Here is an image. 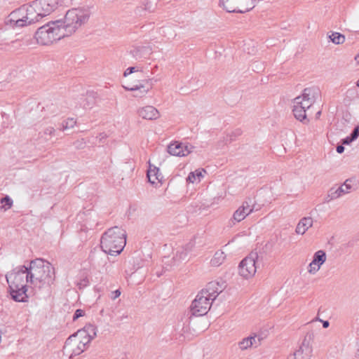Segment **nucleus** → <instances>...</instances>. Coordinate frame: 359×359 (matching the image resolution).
<instances>
[{"mask_svg":"<svg viewBox=\"0 0 359 359\" xmlns=\"http://www.w3.org/2000/svg\"><path fill=\"white\" fill-rule=\"evenodd\" d=\"M320 269V266L318 264L313 265V262H311L309 265L308 272L311 274H315L317 271H319Z\"/></svg>","mask_w":359,"mask_h":359,"instance_id":"obj_34","label":"nucleus"},{"mask_svg":"<svg viewBox=\"0 0 359 359\" xmlns=\"http://www.w3.org/2000/svg\"><path fill=\"white\" fill-rule=\"evenodd\" d=\"M55 133V130L52 126L46 128L43 131V136L45 139L48 140V137H51Z\"/></svg>","mask_w":359,"mask_h":359,"instance_id":"obj_31","label":"nucleus"},{"mask_svg":"<svg viewBox=\"0 0 359 359\" xmlns=\"http://www.w3.org/2000/svg\"><path fill=\"white\" fill-rule=\"evenodd\" d=\"M147 177L149 182L152 184H154L156 181L160 182L163 178L159 169L155 166L152 167L151 165L147 170Z\"/></svg>","mask_w":359,"mask_h":359,"instance_id":"obj_20","label":"nucleus"},{"mask_svg":"<svg viewBox=\"0 0 359 359\" xmlns=\"http://www.w3.org/2000/svg\"><path fill=\"white\" fill-rule=\"evenodd\" d=\"M151 81H152V79H146V80H145V82H146L147 83H150V84H151V86L152 85Z\"/></svg>","mask_w":359,"mask_h":359,"instance_id":"obj_44","label":"nucleus"},{"mask_svg":"<svg viewBox=\"0 0 359 359\" xmlns=\"http://www.w3.org/2000/svg\"><path fill=\"white\" fill-rule=\"evenodd\" d=\"M192 245L189 244L186 246H181L177 249L175 255L173 259L175 261L180 262L187 258L188 253L191 250Z\"/></svg>","mask_w":359,"mask_h":359,"instance_id":"obj_21","label":"nucleus"},{"mask_svg":"<svg viewBox=\"0 0 359 359\" xmlns=\"http://www.w3.org/2000/svg\"><path fill=\"white\" fill-rule=\"evenodd\" d=\"M195 147L189 143L175 142L168 147V151L170 154L177 156H186L191 154Z\"/></svg>","mask_w":359,"mask_h":359,"instance_id":"obj_11","label":"nucleus"},{"mask_svg":"<svg viewBox=\"0 0 359 359\" xmlns=\"http://www.w3.org/2000/svg\"><path fill=\"white\" fill-rule=\"evenodd\" d=\"M313 220L311 217H304L297 223L295 233L298 235H304L307 230L312 227Z\"/></svg>","mask_w":359,"mask_h":359,"instance_id":"obj_17","label":"nucleus"},{"mask_svg":"<svg viewBox=\"0 0 359 359\" xmlns=\"http://www.w3.org/2000/svg\"><path fill=\"white\" fill-rule=\"evenodd\" d=\"M320 95V92L319 88L316 87H311L305 88L302 95L300 96L305 100V105L312 107Z\"/></svg>","mask_w":359,"mask_h":359,"instance_id":"obj_14","label":"nucleus"},{"mask_svg":"<svg viewBox=\"0 0 359 359\" xmlns=\"http://www.w3.org/2000/svg\"><path fill=\"white\" fill-rule=\"evenodd\" d=\"M58 0H34L12 11L6 23L13 28L23 27L49 15L57 7Z\"/></svg>","mask_w":359,"mask_h":359,"instance_id":"obj_2","label":"nucleus"},{"mask_svg":"<svg viewBox=\"0 0 359 359\" xmlns=\"http://www.w3.org/2000/svg\"><path fill=\"white\" fill-rule=\"evenodd\" d=\"M356 86H357L358 87H359V79H358V80L357 81V82H356Z\"/></svg>","mask_w":359,"mask_h":359,"instance_id":"obj_47","label":"nucleus"},{"mask_svg":"<svg viewBox=\"0 0 359 359\" xmlns=\"http://www.w3.org/2000/svg\"><path fill=\"white\" fill-rule=\"evenodd\" d=\"M95 104V97L93 93H87L83 98L81 105L84 109H91Z\"/></svg>","mask_w":359,"mask_h":359,"instance_id":"obj_26","label":"nucleus"},{"mask_svg":"<svg viewBox=\"0 0 359 359\" xmlns=\"http://www.w3.org/2000/svg\"><path fill=\"white\" fill-rule=\"evenodd\" d=\"M158 68L157 65L154 67V69H156Z\"/></svg>","mask_w":359,"mask_h":359,"instance_id":"obj_50","label":"nucleus"},{"mask_svg":"<svg viewBox=\"0 0 359 359\" xmlns=\"http://www.w3.org/2000/svg\"><path fill=\"white\" fill-rule=\"evenodd\" d=\"M203 172H205L204 169H198L191 172L187 178V182L189 183L200 182L204 177Z\"/></svg>","mask_w":359,"mask_h":359,"instance_id":"obj_22","label":"nucleus"},{"mask_svg":"<svg viewBox=\"0 0 359 359\" xmlns=\"http://www.w3.org/2000/svg\"><path fill=\"white\" fill-rule=\"evenodd\" d=\"M123 87L126 90L135 92L133 96L135 97H142L145 96L149 91V88H147L142 83L133 85V86H123Z\"/></svg>","mask_w":359,"mask_h":359,"instance_id":"obj_19","label":"nucleus"},{"mask_svg":"<svg viewBox=\"0 0 359 359\" xmlns=\"http://www.w3.org/2000/svg\"><path fill=\"white\" fill-rule=\"evenodd\" d=\"M86 9L76 8L69 10L64 20L51 21L39 27L35 33L39 44L47 46L64 37L71 36L88 19Z\"/></svg>","mask_w":359,"mask_h":359,"instance_id":"obj_1","label":"nucleus"},{"mask_svg":"<svg viewBox=\"0 0 359 359\" xmlns=\"http://www.w3.org/2000/svg\"><path fill=\"white\" fill-rule=\"evenodd\" d=\"M234 136L240 135L241 134V130L238 129L235 132L233 133Z\"/></svg>","mask_w":359,"mask_h":359,"instance_id":"obj_42","label":"nucleus"},{"mask_svg":"<svg viewBox=\"0 0 359 359\" xmlns=\"http://www.w3.org/2000/svg\"><path fill=\"white\" fill-rule=\"evenodd\" d=\"M329 38L334 44H342L345 41L344 35L339 33V32H332L331 35L329 36Z\"/></svg>","mask_w":359,"mask_h":359,"instance_id":"obj_28","label":"nucleus"},{"mask_svg":"<svg viewBox=\"0 0 359 359\" xmlns=\"http://www.w3.org/2000/svg\"><path fill=\"white\" fill-rule=\"evenodd\" d=\"M254 343H255V337H248L239 341L238 346L241 350L243 351L251 347Z\"/></svg>","mask_w":359,"mask_h":359,"instance_id":"obj_27","label":"nucleus"},{"mask_svg":"<svg viewBox=\"0 0 359 359\" xmlns=\"http://www.w3.org/2000/svg\"><path fill=\"white\" fill-rule=\"evenodd\" d=\"M233 139L231 137V135L230 136V138L229 140V142L232 141Z\"/></svg>","mask_w":359,"mask_h":359,"instance_id":"obj_49","label":"nucleus"},{"mask_svg":"<svg viewBox=\"0 0 359 359\" xmlns=\"http://www.w3.org/2000/svg\"><path fill=\"white\" fill-rule=\"evenodd\" d=\"M77 332H83L84 334H86V338H87V340L89 339L90 344L91 340L97 334V327L92 324H88L86 325L83 329L79 330Z\"/></svg>","mask_w":359,"mask_h":359,"instance_id":"obj_23","label":"nucleus"},{"mask_svg":"<svg viewBox=\"0 0 359 359\" xmlns=\"http://www.w3.org/2000/svg\"><path fill=\"white\" fill-rule=\"evenodd\" d=\"M0 208L4 210L10 209L13 205V200L8 196L2 198L0 200Z\"/></svg>","mask_w":359,"mask_h":359,"instance_id":"obj_29","label":"nucleus"},{"mask_svg":"<svg viewBox=\"0 0 359 359\" xmlns=\"http://www.w3.org/2000/svg\"><path fill=\"white\" fill-rule=\"evenodd\" d=\"M126 243V231L118 226L109 229L102 236L100 245L106 254L119 255Z\"/></svg>","mask_w":359,"mask_h":359,"instance_id":"obj_5","label":"nucleus"},{"mask_svg":"<svg viewBox=\"0 0 359 359\" xmlns=\"http://www.w3.org/2000/svg\"><path fill=\"white\" fill-rule=\"evenodd\" d=\"M254 210V207L251 206L250 202L245 201L242 205L233 212V217L230 221L233 224L236 222L243 221L248 215Z\"/></svg>","mask_w":359,"mask_h":359,"instance_id":"obj_13","label":"nucleus"},{"mask_svg":"<svg viewBox=\"0 0 359 359\" xmlns=\"http://www.w3.org/2000/svg\"><path fill=\"white\" fill-rule=\"evenodd\" d=\"M27 278L33 287L41 288L50 286L55 278V269L51 264L42 259H36L29 262Z\"/></svg>","mask_w":359,"mask_h":359,"instance_id":"obj_4","label":"nucleus"},{"mask_svg":"<svg viewBox=\"0 0 359 359\" xmlns=\"http://www.w3.org/2000/svg\"><path fill=\"white\" fill-rule=\"evenodd\" d=\"M358 351H359V347H358Z\"/></svg>","mask_w":359,"mask_h":359,"instance_id":"obj_51","label":"nucleus"},{"mask_svg":"<svg viewBox=\"0 0 359 359\" xmlns=\"http://www.w3.org/2000/svg\"><path fill=\"white\" fill-rule=\"evenodd\" d=\"M76 123V121L73 118H69L62 122L60 130L64 131L65 130L72 128Z\"/></svg>","mask_w":359,"mask_h":359,"instance_id":"obj_30","label":"nucleus"},{"mask_svg":"<svg viewBox=\"0 0 359 359\" xmlns=\"http://www.w3.org/2000/svg\"><path fill=\"white\" fill-rule=\"evenodd\" d=\"M311 352L312 348L309 345V342L304 339L299 349L290 355L295 357V359H310Z\"/></svg>","mask_w":359,"mask_h":359,"instance_id":"obj_15","label":"nucleus"},{"mask_svg":"<svg viewBox=\"0 0 359 359\" xmlns=\"http://www.w3.org/2000/svg\"><path fill=\"white\" fill-rule=\"evenodd\" d=\"M344 151V147L342 146V145H338L337 147V151L339 153V154H341L343 153Z\"/></svg>","mask_w":359,"mask_h":359,"instance_id":"obj_39","label":"nucleus"},{"mask_svg":"<svg viewBox=\"0 0 359 359\" xmlns=\"http://www.w3.org/2000/svg\"><path fill=\"white\" fill-rule=\"evenodd\" d=\"M359 136V126H357L352 131L350 137L354 141Z\"/></svg>","mask_w":359,"mask_h":359,"instance_id":"obj_36","label":"nucleus"},{"mask_svg":"<svg viewBox=\"0 0 359 359\" xmlns=\"http://www.w3.org/2000/svg\"><path fill=\"white\" fill-rule=\"evenodd\" d=\"M205 292H200L192 302L190 306V312L192 316H202L210 310L212 302L206 296Z\"/></svg>","mask_w":359,"mask_h":359,"instance_id":"obj_9","label":"nucleus"},{"mask_svg":"<svg viewBox=\"0 0 359 359\" xmlns=\"http://www.w3.org/2000/svg\"><path fill=\"white\" fill-rule=\"evenodd\" d=\"M305 100L298 96L293 100L292 111L294 117L302 123H308L307 116L310 115L309 111L311 106L305 105Z\"/></svg>","mask_w":359,"mask_h":359,"instance_id":"obj_10","label":"nucleus"},{"mask_svg":"<svg viewBox=\"0 0 359 359\" xmlns=\"http://www.w3.org/2000/svg\"><path fill=\"white\" fill-rule=\"evenodd\" d=\"M218 283L210 282L209 283L205 289H203L201 292H205L206 296L212 302L222 290H218Z\"/></svg>","mask_w":359,"mask_h":359,"instance_id":"obj_18","label":"nucleus"},{"mask_svg":"<svg viewBox=\"0 0 359 359\" xmlns=\"http://www.w3.org/2000/svg\"><path fill=\"white\" fill-rule=\"evenodd\" d=\"M140 52V49L139 48H135L133 50L131 51L134 57H137V55H138V53Z\"/></svg>","mask_w":359,"mask_h":359,"instance_id":"obj_40","label":"nucleus"},{"mask_svg":"<svg viewBox=\"0 0 359 359\" xmlns=\"http://www.w3.org/2000/svg\"><path fill=\"white\" fill-rule=\"evenodd\" d=\"M320 320L321 322H323V326L324 328H327V327H329L330 323H329V322L327 320H325V321H323V320Z\"/></svg>","mask_w":359,"mask_h":359,"instance_id":"obj_41","label":"nucleus"},{"mask_svg":"<svg viewBox=\"0 0 359 359\" xmlns=\"http://www.w3.org/2000/svg\"><path fill=\"white\" fill-rule=\"evenodd\" d=\"M103 313H104V309H102V310L100 311V314H101V315H103Z\"/></svg>","mask_w":359,"mask_h":359,"instance_id":"obj_48","label":"nucleus"},{"mask_svg":"<svg viewBox=\"0 0 359 359\" xmlns=\"http://www.w3.org/2000/svg\"><path fill=\"white\" fill-rule=\"evenodd\" d=\"M86 336L83 332H76L69 337L63 347L64 354L72 358L86 350L89 346V339L87 340Z\"/></svg>","mask_w":359,"mask_h":359,"instance_id":"obj_6","label":"nucleus"},{"mask_svg":"<svg viewBox=\"0 0 359 359\" xmlns=\"http://www.w3.org/2000/svg\"><path fill=\"white\" fill-rule=\"evenodd\" d=\"M352 179H347L340 187L330 189L325 198L326 202L337 199L340 196L349 193L352 189Z\"/></svg>","mask_w":359,"mask_h":359,"instance_id":"obj_12","label":"nucleus"},{"mask_svg":"<svg viewBox=\"0 0 359 359\" xmlns=\"http://www.w3.org/2000/svg\"><path fill=\"white\" fill-rule=\"evenodd\" d=\"M353 140L351 138L350 136L348 137H346V138H344L343 140H342V143L344 144H349L350 143H351Z\"/></svg>","mask_w":359,"mask_h":359,"instance_id":"obj_38","label":"nucleus"},{"mask_svg":"<svg viewBox=\"0 0 359 359\" xmlns=\"http://www.w3.org/2000/svg\"><path fill=\"white\" fill-rule=\"evenodd\" d=\"M287 359H295V357H293V356H291V355H289Z\"/></svg>","mask_w":359,"mask_h":359,"instance_id":"obj_45","label":"nucleus"},{"mask_svg":"<svg viewBox=\"0 0 359 359\" xmlns=\"http://www.w3.org/2000/svg\"><path fill=\"white\" fill-rule=\"evenodd\" d=\"M137 114L140 117L147 120H156L160 116L158 111L151 105L140 108L137 110Z\"/></svg>","mask_w":359,"mask_h":359,"instance_id":"obj_16","label":"nucleus"},{"mask_svg":"<svg viewBox=\"0 0 359 359\" xmlns=\"http://www.w3.org/2000/svg\"><path fill=\"white\" fill-rule=\"evenodd\" d=\"M142 72V69L141 67H138V66H136V67H130L128 68H127L124 73H123V76L125 77L129 76L130 74H133V73H135V72Z\"/></svg>","mask_w":359,"mask_h":359,"instance_id":"obj_32","label":"nucleus"},{"mask_svg":"<svg viewBox=\"0 0 359 359\" xmlns=\"http://www.w3.org/2000/svg\"><path fill=\"white\" fill-rule=\"evenodd\" d=\"M143 9L144 11H148L149 12H153L155 10V6L152 4L151 0H146L145 3L144 4Z\"/></svg>","mask_w":359,"mask_h":359,"instance_id":"obj_33","label":"nucleus"},{"mask_svg":"<svg viewBox=\"0 0 359 359\" xmlns=\"http://www.w3.org/2000/svg\"><path fill=\"white\" fill-rule=\"evenodd\" d=\"M220 6L229 13H245L255 6V0H220Z\"/></svg>","mask_w":359,"mask_h":359,"instance_id":"obj_7","label":"nucleus"},{"mask_svg":"<svg viewBox=\"0 0 359 359\" xmlns=\"http://www.w3.org/2000/svg\"><path fill=\"white\" fill-rule=\"evenodd\" d=\"M225 258L226 255L224 252L222 250H218L215 253L210 263L213 266H219L224 262Z\"/></svg>","mask_w":359,"mask_h":359,"instance_id":"obj_25","label":"nucleus"},{"mask_svg":"<svg viewBox=\"0 0 359 359\" xmlns=\"http://www.w3.org/2000/svg\"><path fill=\"white\" fill-rule=\"evenodd\" d=\"M320 111H318L316 114L317 117H318L320 115Z\"/></svg>","mask_w":359,"mask_h":359,"instance_id":"obj_46","label":"nucleus"},{"mask_svg":"<svg viewBox=\"0 0 359 359\" xmlns=\"http://www.w3.org/2000/svg\"><path fill=\"white\" fill-rule=\"evenodd\" d=\"M326 261V253L323 250H318L316 252L313 257V264L322 266Z\"/></svg>","mask_w":359,"mask_h":359,"instance_id":"obj_24","label":"nucleus"},{"mask_svg":"<svg viewBox=\"0 0 359 359\" xmlns=\"http://www.w3.org/2000/svg\"><path fill=\"white\" fill-rule=\"evenodd\" d=\"M258 259V254L252 252L245 257L239 264L238 273L245 279L253 277L257 271L256 261Z\"/></svg>","mask_w":359,"mask_h":359,"instance_id":"obj_8","label":"nucleus"},{"mask_svg":"<svg viewBox=\"0 0 359 359\" xmlns=\"http://www.w3.org/2000/svg\"><path fill=\"white\" fill-rule=\"evenodd\" d=\"M28 268L26 266H18L6 275V279L8 284V291L12 299L18 302H27V283H29L27 278Z\"/></svg>","mask_w":359,"mask_h":359,"instance_id":"obj_3","label":"nucleus"},{"mask_svg":"<svg viewBox=\"0 0 359 359\" xmlns=\"http://www.w3.org/2000/svg\"><path fill=\"white\" fill-rule=\"evenodd\" d=\"M355 60L356 63L359 65V53L355 56Z\"/></svg>","mask_w":359,"mask_h":359,"instance_id":"obj_43","label":"nucleus"},{"mask_svg":"<svg viewBox=\"0 0 359 359\" xmlns=\"http://www.w3.org/2000/svg\"><path fill=\"white\" fill-rule=\"evenodd\" d=\"M85 314V311L82 309H77L76 310L74 316H73V320L75 321L78 318H79L81 316H83Z\"/></svg>","mask_w":359,"mask_h":359,"instance_id":"obj_35","label":"nucleus"},{"mask_svg":"<svg viewBox=\"0 0 359 359\" xmlns=\"http://www.w3.org/2000/svg\"><path fill=\"white\" fill-rule=\"evenodd\" d=\"M121 295V292L118 290H116L111 293V298L112 299H116Z\"/></svg>","mask_w":359,"mask_h":359,"instance_id":"obj_37","label":"nucleus"}]
</instances>
